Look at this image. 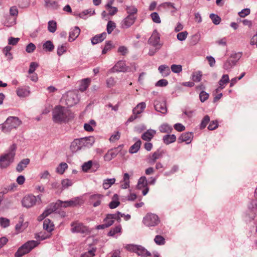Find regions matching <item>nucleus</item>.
<instances>
[{
    "instance_id": "obj_8",
    "label": "nucleus",
    "mask_w": 257,
    "mask_h": 257,
    "mask_svg": "<svg viewBox=\"0 0 257 257\" xmlns=\"http://www.w3.org/2000/svg\"><path fill=\"white\" fill-rule=\"evenodd\" d=\"M144 224L149 227L155 226L160 222L159 217L153 213H148L143 218Z\"/></svg>"
},
{
    "instance_id": "obj_9",
    "label": "nucleus",
    "mask_w": 257,
    "mask_h": 257,
    "mask_svg": "<svg viewBox=\"0 0 257 257\" xmlns=\"http://www.w3.org/2000/svg\"><path fill=\"white\" fill-rule=\"evenodd\" d=\"M43 227L49 235L46 237H43L42 239L49 238L52 234V232L55 230V226L54 222L50 219H45L43 222Z\"/></svg>"
},
{
    "instance_id": "obj_30",
    "label": "nucleus",
    "mask_w": 257,
    "mask_h": 257,
    "mask_svg": "<svg viewBox=\"0 0 257 257\" xmlns=\"http://www.w3.org/2000/svg\"><path fill=\"white\" fill-rule=\"evenodd\" d=\"M30 93L29 88L19 87L17 90V94L19 97H25Z\"/></svg>"
},
{
    "instance_id": "obj_35",
    "label": "nucleus",
    "mask_w": 257,
    "mask_h": 257,
    "mask_svg": "<svg viewBox=\"0 0 257 257\" xmlns=\"http://www.w3.org/2000/svg\"><path fill=\"white\" fill-rule=\"evenodd\" d=\"M46 7L52 9H57L58 7V4L57 0H44Z\"/></svg>"
},
{
    "instance_id": "obj_10",
    "label": "nucleus",
    "mask_w": 257,
    "mask_h": 257,
    "mask_svg": "<svg viewBox=\"0 0 257 257\" xmlns=\"http://www.w3.org/2000/svg\"><path fill=\"white\" fill-rule=\"evenodd\" d=\"M132 69L129 66H126L125 63L123 61H119L115 65L109 70L111 73L116 72H127L132 71Z\"/></svg>"
},
{
    "instance_id": "obj_27",
    "label": "nucleus",
    "mask_w": 257,
    "mask_h": 257,
    "mask_svg": "<svg viewBox=\"0 0 257 257\" xmlns=\"http://www.w3.org/2000/svg\"><path fill=\"white\" fill-rule=\"evenodd\" d=\"M80 33V30L77 27H75L71 29L69 33V41L70 42L73 41L78 37Z\"/></svg>"
},
{
    "instance_id": "obj_57",
    "label": "nucleus",
    "mask_w": 257,
    "mask_h": 257,
    "mask_svg": "<svg viewBox=\"0 0 257 257\" xmlns=\"http://www.w3.org/2000/svg\"><path fill=\"white\" fill-rule=\"evenodd\" d=\"M137 246H138V245L133 244H126L124 246V248L128 251L135 253Z\"/></svg>"
},
{
    "instance_id": "obj_2",
    "label": "nucleus",
    "mask_w": 257,
    "mask_h": 257,
    "mask_svg": "<svg viewBox=\"0 0 257 257\" xmlns=\"http://www.w3.org/2000/svg\"><path fill=\"white\" fill-rule=\"evenodd\" d=\"M72 117L73 114L65 107L56 106L53 111V119L55 122H66Z\"/></svg>"
},
{
    "instance_id": "obj_39",
    "label": "nucleus",
    "mask_w": 257,
    "mask_h": 257,
    "mask_svg": "<svg viewBox=\"0 0 257 257\" xmlns=\"http://www.w3.org/2000/svg\"><path fill=\"white\" fill-rule=\"evenodd\" d=\"M159 131L162 133H170L172 131V127L166 123H163L159 126Z\"/></svg>"
},
{
    "instance_id": "obj_33",
    "label": "nucleus",
    "mask_w": 257,
    "mask_h": 257,
    "mask_svg": "<svg viewBox=\"0 0 257 257\" xmlns=\"http://www.w3.org/2000/svg\"><path fill=\"white\" fill-rule=\"evenodd\" d=\"M158 70L163 77H166L170 73V70L169 66L166 65L160 66L158 68Z\"/></svg>"
},
{
    "instance_id": "obj_60",
    "label": "nucleus",
    "mask_w": 257,
    "mask_h": 257,
    "mask_svg": "<svg viewBox=\"0 0 257 257\" xmlns=\"http://www.w3.org/2000/svg\"><path fill=\"white\" fill-rule=\"evenodd\" d=\"M171 70L174 73H179L182 71V68L180 65L173 64L171 66Z\"/></svg>"
},
{
    "instance_id": "obj_12",
    "label": "nucleus",
    "mask_w": 257,
    "mask_h": 257,
    "mask_svg": "<svg viewBox=\"0 0 257 257\" xmlns=\"http://www.w3.org/2000/svg\"><path fill=\"white\" fill-rule=\"evenodd\" d=\"M37 202L36 196L33 195L29 194L24 197L22 200V204L24 206L27 208H30L35 205Z\"/></svg>"
},
{
    "instance_id": "obj_42",
    "label": "nucleus",
    "mask_w": 257,
    "mask_h": 257,
    "mask_svg": "<svg viewBox=\"0 0 257 257\" xmlns=\"http://www.w3.org/2000/svg\"><path fill=\"white\" fill-rule=\"evenodd\" d=\"M68 168V165L66 163H61L56 168V172L59 175H62Z\"/></svg>"
},
{
    "instance_id": "obj_7",
    "label": "nucleus",
    "mask_w": 257,
    "mask_h": 257,
    "mask_svg": "<svg viewBox=\"0 0 257 257\" xmlns=\"http://www.w3.org/2000/svg\"><path fill=\"white\" fill-rule=\"evenodd\" d=\"M40 242L36 240H29L18 248L15 253V257H22L30 252L34 248L38 246Z\"/></svg>"
},
{
    "instance_id": "obj_62",
    "label": "nucleus",
    "mask_w": 257,
    "mask_h": 257,
    "mask_svg": "<svg viewBox=\"0 0 257 257\" xmlns=\"http://www.w3.org/2000/svg\"><path fill=\"white\" fill-rule=\"evenodd\" d=\"M112 48V44L110 41L106 43L103 49L102 50V54H106L108 51L110 50Z\"/></svg>"
},
{
    "instance_id": "obj_54",
    "label": "nucleus",
    "mask_w": 257,
    "mask_h": 257,
    "mask_svg": "<svg viewBox=\"0 0 257 257\" xmlns=\"http://www.w3.org/2000/svg\"><path fill=\"white\" fill-rule=\"evenodd\" d=\"M130 178H123V181L120 182V186L123 189H127L130 187Z\"/></svg>"
},
{
    "instance_id": "obj_32",
    "label": "nucleus",
    "mask_w": 257,
    "mask_h": 257,
    "mask_svg": "<svg viewBox=\"0 0 257 257\" xmlns=\"http://www.w3.org/2000/svg\"><path fill=\"white\" fill-rule=\"evenodd\" d=\"M30 160L25 159L22 160L17 165L16 170L18 172H21L26 168L27 166L29 164Z\"/></svg>"
},
{
    "instance_id": "obj_1",
    "label": "nucleus",
    "mask_w": 257,
    "mask_h": 257,
    "mask_svg": "<svg viewBox=\"0 0 257 257\" xmlns=\"http://www.w3.org/2000/svg\"><path fill=\"white\" fill-rule=\"evenodd\" d=\"M84 202L83 200L80 197H77L68 201L57 200L55 202L51 203L47 207L43 212L38 218V221H42L47 216L53 213V212L60 208L75 207L80 206Z\"/></svg>"
},
{
    "instance_id": "obj_51",
    "label": "nucleus",
    "mask_w": 257,
    "mask_h": 257,
    "mask_svg": "<svg viewBox=\"0 0 257 257\" xmlns=\"http://www.w3.org/2000/svg\"><path fill=\"white\" fill-rule=\"evenodd\" d=\"M116 27V24L111 21L108 22L107 25V32L108 34H110Z\"/></svg>"
},
{
    "instance_id": "obj_24",
    "label": "nucleus",
    "mask_w": 257,
    "mask_h": 257,
    "mask_svg": "<svg viewBox=\"0 0 257 257\" xmlns=\"http://www.w3.org/2000/svg\"><path fill=\"white\" fill-rule=\"evenodd\" d=\"M120 204L119 197L117 194H114L112 197L111 201L108 204L110 209H115Z\"/></svg>"
},
{
    "instance_id": "obj_17",
    "label": "nucleus",
    "mask_w": 257,
    "mask_h": 257,
    "mask_svg": "<svg viewBox=\"0 0 257 257\" xmlns=\"http://www.w3.org/2000/svg\"><path fill=\"white\" fill-rule=\"evenodd\" d=\"M118 216H117L116 212L114 214H107L103 219V222L109 227L112 225L115 221L118 222Z\"/></svg>"
},
{
    "instance_id": "obj_3",
    "label": "nucleus",
    "mask_w": 257,
    "mask_h": 257,
    "mask_svg": "<svg viewBox=\"0 0 257 257\" xmlns=\"http://www.w3.org/2000/svg\"><path fill=\"white\" fill-rule=\"evenodd\" d=\"M17 148L16 144H13L10 146L6 153L0 156L1 168H7L14 162Z\"/></svg>"
},
{
    "instance_id": "obj_28",
    "label": "nucleus",
    "mask_w": 257,
    "mask_h": 257,
    "mask_svg": "<svg viewBox=\"0 0 257 257\" xmlns=\"http://www.w3.org/2000/svg\"><path fill=\"white\" fill-rule=\"evenodd\" d=\"M156 134V131L154 130H149L144 133L142 136V139L146 141H150Z\"/></svg>"
},
{
    "instance_id": "obj_49",
    "label": "nucleus",
    "mask_w": 257,
    "mask_h": 257,
    "mask_svg": "<svg viewBox=\"0 0 257 257\" xmlns=\"http://www.w3.org/2000/svg\"><path fill=\"white\" fill-rule=\"evenodd\" d=\"M61 184L62 189H65L71 186L73 184V182L71 180L66 178L62 181Z\"/></svg>"
},
{
    "instance_id": "obj_29",
    "label": "nucleus",
    "mask_w": 257,
    "mask_h": 257,
    "mask_svg": "<svg viewBox=\"0 0 257 257\" xmlns=\"http://www.w3.org/2000/svg\"><path fill=\"white\" fill-rule=\"evenodd\" d=\"M135 253L138 255L142 256H149L151 253L149 252L145 247L141 245H138Z\"/></svg>"
},
{
    "instance_id": "obj_58",
    "label": "nucleus",
    "mask_w": 257,
    "mask_h": 257,
    "mask_svg": "<svg viewBox=\"0 0 257 257\" xmlns=\"http://www.w3.org/2000/svg\"><path fill=\"white\" fill-rule=\"evenodd\" d=\"M96 249L92 248L82 254L81 257H93L95 254Z\"/></svg>"
},
{
    "instance_id": "obj_40",
    "label": "nucleus",
    "mask_w": 257,
    "mask_h": 257,
    "mask_svg": "<svg viewBox=\"0 0 257 257\" xmlns=\"http://www.w3.org/2000/svg\"><path fill=\"white\" fill-rule=\"evenodd\" d=\"M146 107V104L145 102L140 103L137 106L133 109L134 114H139L143 112L144 108Z\"/></svg>"
},
{
    "instance_id": "obj_20",
    "label": "nucleus",
    "mask_w": 257,
    "mask_h": 257,
    "mask_svg": "<svg viewBox=\"0 0 257 257\" xmlns=\"http://www.w3.org/2000/svg\"><path fill=\"white\" fill-rule=\"evenodd\" d=\"M160 42V36L159 34L156 32L154 31L152 34L151 37L149 39V42L150 44L155 47H157V49H159L161 45L159 44Z\"/></svg>"
},
{
    "instance_id": "obj_16",
    "label": "nucleus",
    "mask_w": 257,
    "mask_h": 257,
    "mask_svg": "<svg viewBox=\"0 0 257 257\" xmlns=\"http://www.w3.org/2000/svg\"><path fill=\"white\" fill-rule=\"evenodd\" d=\"M246 217L249 221H257V205L249 208L246 214Z\"/></svg>"
},
{
    "instance_id": "obj_64",
    "label": "nucleus",
    "mask_w": 257,
    "mask_h": 257,
    "mask_svg": "<svg viewBox=\"0 0 257 257\" xmlns=\"http://www.w3.org/2000/svg\"><path fill=\"white\" fill-rule=\"evenodd\" d=\"M215 43L219 46H226L227 45V39L226 37L219 39L215 41Z\"/></svg>"
},
{
    "instance_id": "obj_41",
    "label": "nucleus",
    "mask_w": 257,
    "mask_h": 257,
    "mask_svg": "<svg viewBox=\"0 0 257 257\" xmlns=\"http://www.w3.org/2000/svg\"><path fill=\"white\" fill-rule=\"evenodd\" d=\"M236 61L231 59L227 60L223 65V68L227 70L231 69V68L235 65Z\"/></svg>"
},
{
    "instance_id": "obj_59",
    "label": "nucleus",
    "mask_w": 257,
    "mask_h": 257,
    "mask_svg": "<svg viewBox=\"0 0 257 257\" xmlns=\"http://www.w3.org/2000/svg\"><path fill=\"white\" fill-rule=\"evenodd\" d=\"M67 50V47L65 44L62 45L61 46L58 47L57 49V54L59 56H61L65 52H66Z\"/></svg>"
},
{
    "instance_id": "obj_25",
    "label": "nucleus",
    "mask_w": 257,
    "mask_h": 257,
    "mask_svg": "<svg viewBox=\"0 0 257 257\" xmlns=\"http://www.w3.org/2000/svg\"><path fill=\"white\" fill-rule=\"evenodd\" d=\"M28 226V222H24L23 219H21L15 226V231L17 234L22 232Z\"/></svg>"
},
{
    "instance_id": "obj_22",
    "label": "nucleus",
    "mask_w": 257,
    "mask_h": 257,
    "mask_svg": "<svg viewBox=\"0 0 257 257\" xmlns=\"http://www.w3.org/2000/svg\"><path fill=\"white\" fill-rule=\"evenodd\" d=\"M229 76L227 74H224L219 81V87L216 89V92H220L223 89L225 85L229 82Z\"/></svg>"
},
{
    "instance_id": "obj_23",
    "label": "nucleus",
    "mask_w": 257,
    "mask_h": 257,
    "mask_svg": "<svg viewBox=\"0 0 257 257\" xmlns=\"http://www.w3.org/2000/svg\"><path fill=\"white\" fill-rule=\"evenodd\" d=\"M124 9L127 16L137 18L138 9L135 6H125Z\"/></svg>"
},
{
    "instance_id": "obj_21",
    "label": "nucleus",
    "mask_w": 257,
    "mask_h": 257,
    "mask_svg": "<svg viewBox=\"0 0 257 257\" xmlns=\"http://www.w3.org/2000/svg\"><path fill=\"white\" fill-rule=\"evenodd\" d=\"M193 137L191 133L187 132L182 134L178 138L179 143L185 142L187 144L191 143Z\"/></svg>"
},
{
    "instance_id": "obj_5",
    "label": "nucleus",
    "mask_w": 257,
    "mask_h": 257,
    "mask_svg": "<svg viewBox=\"0 0 257 257\" xmlns=\"http://www.w3.org/2000/svg\"><path fill=\"white\" fill-rule=\"evenodd\" d=\"M71 231L74 233H79L85 237L91 234V230L83 222L78 220L73 221L70 224Z\"/></svg>"
},
{
    "instance_id": "obj_55",
    "label": "nucleus",
    "mask_w": 257,
    "mask_h": 257,
    "mask_svg": "<svg viewBox=\"0 0 257 257\" xmlns=\"http://www.w3.org/2000/svg\"><path fill=\"white\" fill-rule=\"evenodd\" d=\"M210 18L215 25L219 24L221 21L220 18L214 14H211L210 15Z\"/></svg>"
},
{
    "instance_id": "obj_15",
    "label": "nucleus",
    "mask_w": 257,
    "mask_h": 257,
    "mask_svg": "<svg viewBox=\"0 0 257 257\" xmlns=\"http://www.w3.org/2000/svg\"><path fill=\"white\" fill-rule=\"evenodd\" d=\"M78 101L77 95L73 91L67 92L66 96V103L69 106H71L76 104Z\"/></svg>"
},
{
    "instance_id": "obj_44",
    "label": "nucleus",
    "mask_w": 257,
    "mask_h": 257,
    "mask_svg": "<svg viewBox=\"0 0 257 257\" xmlns=\"http://www.w3.org/2000/svg\"><path fill=\"white\" fill-rule=\"evenodd\" d=\"M159 7H162L164 9L172 8L173 9L171 11V12L172 13L176 12L177 11V9L174 7V4L171 3L170 2H165V3H162L159 6Z\"/></svg>"
},
{
    "instance_id": "obj_34",
    "label": "nucleus",
    "mask_w": 257,
    "mask_h": 257,
    "mask_svg": "<svg viewBox=\"0 0 257 257\" xmlns=\"http://www.w3.org/2000/svg\"><path fill=\"white\" fill-rule=\"evenodd\" d=\"M106 36V33L104 32L101 34L96 35L91 40L92 44H96L98 43L102 42Z\"/></svg>"
},
{
    "instance_id": "obj_26",
    "label": "nucleus",
    "mask_w": 257,
    "mask_h": 257,
    "mask_svg": "<svg viewBox=\"0 0 257 257\" xmlns=\"http://www.w3.org/2000/svg\"><path fill=\"white\" fill-rule=\"evenodd\" d=\"M122 231V227L120 224L115 225L112 227L107 233L108 236H114L118 234H120Z\"/></svg>"
},
{
    "instance_id": "obj_47",
    "label": "nucleus",
    "mask_w": 257,
    "mask_h": 257,
    "mask_svg": "<svg viewBox=\"0 0 257 257\" xmlns=\"http://www.w3.org/2000/svg\"><path fill=\"white\" fill-rule=\"evenodd\" d=\"M162 156V154H161V153L159 152V151H157V152H155V153H153V154L152 155V156L150 157V159L149 161V162L150 163H154L155 162V161L160 158Z\"/></svg>"
},
{
    "instance_id": "obj_6",
    "label": "nucleus",
    "mask_w": 257,
    "mask_h": 257,
    "mask_svg": "<svg viewBox=\"0 0 257 257\" xmlns=\"http://www.w3.org/2000/svg\"><path fill=\"white\" fill-rule=\"evenodd\" d=\"M94 142V138L92 136L75 139L71 144V149L72 151L76 152L80 150L83 147H89L91 146Z\"/></svg>"
},
{
    "instance_id": "obj_45",
    "label": "nucleus",
    "mask_w": 257,
    "mask_h": 257,
    "mask_svg": "<svg viewBox=\"0 0 257 257\" xmlns=\"http://www.w3.org/2000/svg\"><path fill=\"white\" fill-rule=\"evenodd\" d=\"M43 49L46 51H52L54 48V46L50 41L46 42L43 46Z\"/></svg>"
},
{
    "instance_id": "obj_18",
    "label": "nucleus",
    "mask_w": 257,
    "mask_h": 257,
    "mask_svg": "<svg viewBox=\"0 0 257 257\" xmlns=\"http://www.w3.org/2000/svg\"><path fill=\"white\" fill-rule=\"evenodd\" d=\"M103 197V195L99 194L91 195L89 197V203L94 207L98 206L100 205Z\"/></svg>"
},
{
    "instance_id": "obj_4",
    "label": "nucleus",
    "mask_w": 257,
    "mask_h": 257,
    "mask_svg": "<svg viewBox=\"0 0 257 257\" xmlns=\"http://www.w3.org/2000/svg\"><path fill=\"white\" fill-rule=\"evenodd\" d=\"M22 123V121L16 116H9L6 120L0 124V129L4 133H8L13 129L17 128Z\"/></svg>"
},
{
    "instance_id": "obj_53",
    "label": "nucleus",
    "mask_w": 257,
    "mask_h": 257,
    "mask_svg": "<svg viewBox=\"0 0 257 257\" xmlns=\"http://www.w3.org/2000/svg\"><path fill=\"white\" fill-rule=\"evenodd\" d=\"M201 77L202 74L201 72H194L192 74V80L193 81L199 82L201 80Z\"/></svg>"
},
{
    "instance_id": "obj_14",
    "label": "nucleus",
    "mask_w": 257,
    "mask_h": 257,
    "mask_svg": "<svg viewBox=\"0 0 257 257\" xmlns=\"http://www.w3.org/2000/svg\"><path fill=\"white\" fill-rule=\"evenodd\" d=\"M154 107L156 111L166 114L167 111L166 102L163 99H159L155 101Z\"/></svg>"
},
{
    "instance_id": "obj_31",
    "label": "nucleus",
    "mask_w": 257,
    "mask_h": 257,
    "mask_svg": "<svg viewBox=\"0 0 257 257\" xmlns=\"http://www.w3.org/2000/svg\"><path fill=\"white\" fill-rule=\"evenodd\" d=\"M117 154V151L116 149L110 150L104 155V159L106 161H109L115 157Z\"/></svg>"
},
{
    "instance_id": "obj_36",
    "label": "nucleus",
    "mask_w": 257,
    "mask_h": 257,
    "mask_svg": "<svg viewBox=\"0 0 257 257\" xmlns=\"http://www.w3.org/2000/svg\"><path fill=\"white\" fill-rule=\"evenodd\" d=\"M91 80L89 78H85L82 80L80 82L79 90L81 91H84L90 85Z\"/></svg>"
},
{
    "instance_id": "obj_37",
    "label": "nucleus",
    "mask_w": 257,
    "mask_h": 257,
    "mask_svg": "<svg viewBox=\"0 0 257 257\" xmlns=\"http://www.w3.org/2000/svg\"><path fill=\"white\" fill-rule=\"evenodd\" d=\"M176 137L174 135H167L163 137V140L165 144L168 145L175 142Z\"/></svg>"
},
{
    "instance_id": "obj_56",
    "label": "nucleus",
    "mask_w": 257,
    "mask_h": 257,
    "mask_svg": "<svg viewBox=\"0 0 257 257\" xmlns=\"http://www.w3.org/2000/svg\"><path fill=\"white\" fill-rule=\"evenodd\" d=\"M188 35V33L187 31L180 32L177 35V38L178 40L182 41L186 39Z\"/></svg>"
},
{
    "instance_id": "obj_61",
    "label": "nucleus",
    "mask_w": 257,
    "mask_h": 257,
    "mask_svg": "<svg viewBox=\"0 0 257 257\" xmlns=\"http://www.w3.org/2000/svg\"><path fill=\"white\" fill-rule=\"evenodd\" d=\"M115 182L114 178H111L110 179H106L105 182L103 183V187L105 189H108Z\"/></svg>"
},
{
    "instance_id": "obj_11",
    "label": "nucleus",
    "mask_w": 257,
    "mask_h": 257,
    "mask_svg": "<svg viewBox=\"0 0 257 257\" xmlns=\"http://www.w3.org/2000/svg\"><path fill=\"white\" fill-rule=\"evenodd\" d=\"M99 165L96 162L89 161L84 163L82 166V169L84 172H95L99 168Z\"/></svg>"
},
{
    "instance_id": "obj_52",
    "label": "nucleus",
    "mask_w": 257,
    "mask_h": 257,
    "mask_svg": "<svg viewBox=\"0 0 257 257\" xmlns=\"http://www.w3.org/2000/svg\"><path fill=\"white\" fill-rule=\"evenodd\" d=\"M151 17L152 21L156 23L160 24L161 22V19L158 15V14L156 12H154L151 14Z\"/></svg>"
},
{
    "instance_id": "obj_38",
    "label": "nucleus",
    "mask_w": 257,
    "mask_h": 257,
    "mask_svg": "<svg viewBox=\"0 0 257 257\" xmlns=\"http://www.w3.org/2000/svg\"><path fill=\"white\" fill-rule=\"evenodd\" d=\"M94 14V10L92 9H89L88 10H86L83 11L81 13H80L79 14L75 13L74 15L75 16H78L80 18L85 19H86V16H87L88 14H90V15H93Z\"/></svg>"
},
{
    "instance_id": "obj_43",
    "label": "nucleus",
    "mask_w": 257,
    "mask_h": 257,
    "mask_svg": "<svg viewBox=\"0 0 257 257\" xmlns=\"http://www.w3.org/2000/svg\"><path fill=\"white\" fill-rule=\"evenodd\" d=\"M141 145V141L139 140L135 143L131 147L129 150V152L131 154L135 153L138 151L140 148Z\"/></svg>"
},
{
    "instance_id": "obj_63",
    "label": "nucleus",
    "mask_w": 257,
    "mask_h": 257,
    "mask_svg": "<svg viewBox=\"0 0 257 257\" xmlns=\"http://www.w3.org/2000/svg\"><path fill=\"white\" fill-rule=\"evenodd\" d=\"M209 120H210L209 116L208 115H205L203 117V118L201 121V123L200 124V127L201 128H205L206 127V126L207 125V124L208 123Z\"/></svg>"
},
{
    "instance_id": "obj_19",
    "label": "nucleus",
    "mask_w": 257,
    "mask_h": 257,
    "mask_svg": "<svg viewBox=\"0 0 257 257\" xmlns=\"http://www.w3.org/2000/svg\"><path fill=\"white\" fill-rule=\"evenodd\" d=\"M137 18L127 16L121 22V27L123 29H127L131 27L135 22Z\"/></svg>"
},
{
    "instance_id": "obj_50",
    "label": "nucleus",
    "mask_w": 257,
    "mask_h": 257,
    "mask_svg": "<svg viewBox=\"0 0 257 257\" xmlns=\"http://www.w3.org/2000/svg\"><path fill=\"white\" fill-rule=\"evenodd\" d=\"M57 28L56 23L54 21H49L48 23V30L51 32L54 33L56 31Z\"/></svg>"
},
{
    "instance_id": "obj_48",
    "label": "nucleus",
    "mask_w": 257,
    "mask_h": 257,
    "mask_svg": "<svg viewBox=\"0 0 257 257\" xmlns=\"http://www.w3.org/2000/svg\"><path fill=\"white\" fill-rule=\"evenodd\" d=\"M10 225V220L5 217H0V225L3 228L8 227Z\"/></svg>"
},
{
    "instance_id": "obj_13",
    "label": "nucleus",
    "mask_w": 257,
    "mask_h": 257,
    "mask_svg": "<svg viewBox=\"0 0 257 257\" xmlns=\"http://www.w3.org/2000/svg\"><path fill=\"white\" fill-rule=\"evenodd\" d=\"M136 188L138 190L142 191L143 195H146L149 190L146 178H140Z\"/></svg>"
},
{
    "instance_id": "obj_46",
    "label": "nucleus",
    "mask_w": 257,
    "mask_h": 257,
    "mask_svg": "<svg viewBox=\"0 0 257 257\" xmlns=\"http://www.w3.org/2000/svg\"><path fill=\"white\" fill-rule=\"evenodd\" d=\"M154 241L159 245H164L166 242L165 238L161 235H156L154 238Z\"/></svg>"
}]
</instances>
